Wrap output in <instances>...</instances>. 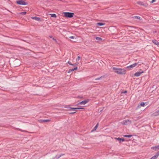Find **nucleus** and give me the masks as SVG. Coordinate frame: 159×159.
<instances>
[{
  "label": "nucleus",
  "mask_w": 159,
  "mask_h": 159,
  "mask_svg": "<svg viewBox=\"0 0 159 159\" xmlns=\"http://www.w3.org/2000/svg\"><path fill=\"white\" fill-rule=\"evenodd\" d=\"M112 68L115 73L119 75H124L126 72V70L124 69L118 68L116 67H112Z\"/></svg>",
  "instance_id": "nucleus-1"
},
{
  "label": "nucleus",
  "mask_w": 159,
  "mask_h": 159,
  "mask_svg": "<svg viewBox=\"0 0 159 159\" xmlns=\"http://www.w3.org/2000/svg\"><path fill=\"white\" fill-rule=\"evenodd\" d=\"M16 3L20 5H26L28 3L25 2L24 0H18L16 1Z\"/></svg>",
  "instance_id": "nucleus-2"
},
{
  "label": "nucleus",
  "mask_w": 159,
  "mask_h": 159,
  "mask_svg": "<svg viewBox=\"0 0 159 159\" xmlns=\"http://www.w3.org/2000/svg\"><path fill=\"white\" fill-rule=\"evenodd\" d=\"M64 15L66 17L71 18L73 16L74 13L71 12H64Z\"/></svg>",
  "instance_id": "nucleus-3"
},
{
  "label": "nucleus",
  "mask_w": 159,
  "mask_h": 159,
  "mask_svg": "<svg viewBox=\"0 0 159 159\" xmlns=\"http://www.w3.org/2000/svg\"><path fill=\"white\" fill-rule=\"evenodd\" d=\"M131 123V120L129 119L124 120L121 122V124L122 125H127Z\"/></svg>",
  "instance_id": "nucleus-4"
},
{
  "label": "nucleus",
  "mask_w": 159,
  "mask_h": 159,
  "mask_svg": "<svg viewBox=\"0 0 159 159\" xmlns=\"http://www.w3.org/2000/svg\"><path fill=\"white\" fill-rule=\"evenodd\" d=\"M89 101V99H87V100H84L80 102H79L76 105H75V106H78L79 104L81 105H85L88 103Z\"/></svg>",
  "instance_id": "nucleus-5"
},
{
  "label": "nucleus",
  "mask_w": 159,
  "mask_h": 159,
  "mask_svg": "<svg viewBox=\"0 0 159 159\" xmlns=\"http://www.w3.org/2000/svg\"><path fill=\"white\" fill-rule=\"evenodd\" d=\"M137 3L141 6H143L145 7H146L148 6V4L147 3H144L142 2H138Z\"/></svg>",
  "instance_id": "nucleus-6"
},
{
  "label": "nucleus",
  "mask_w": 159,
  "mask_h": 159,
  "mask_svg": "<svg viewBox=\"0 0 159 159\" xmlns=\"http://www.w3.org/2000/svg\"><path fill=\"white\" fill-rule=\"evenodd\" d=\"M144 71H139L135 73L134 74V75L136 77H138L142 73H143Z\"/></svg>",
  "instance_id": "nucleus-7"
},
{
  "label": "nucleus",
  "mask_w": 159,
  "mask_h": 159,
  "mask_svg": "<svg viewBox=\"0 0 159 159\" xmlns=\"http://www.w3.org/2000/svg\"><path fill=\"white\" fill-rule=\"evenodd\" d=\"M138 65V63H135L127 67V68H131L135 67Z\"/></svg>",
  "instance_id": "nucleus-8"
},
{
  "label": "nucleus",
  "mask_w": 159,
  "mask_h": 159,
  "mask_svg": "<svg viewBox=\"0 0 159 159\" xmlns=\"http://www.w3.org/2000/svg\"><path fill=\"white\" fill-rule=\"evenodd\" d=\"M31 18L32 19L35 20L37 21H42L40 18L36 17V16L32 17H31Z\"/></svg>",
  "instance_id": "nucleus-9"
},
{
  "label": "nucleus",
  "mask_w": 159,
  "mask_h": 159,
  "mask_svg": "<svg viewBox=\"0 0 159 159\" xmlns=\"http://www.w3.org/2000/svg\"><path fill=\"white\" fill-rule=\"evenodd\" d=\"M50 121V120L46 119V120H39V122L41 123H43L44 122H49Z\"/></svg>",
  "instance_id": "nucleus-10"
},
{
  "label": "nucleus",
  "mask_w": 159,
  "mask_h": 159,
  "mask_svg": "<svg viewBox=\"0 0 159 159\" xmlns=\"http://www.w3.org/2000/svg\"><path fill=\"white\" fill-rule=\"evenodd\" d=\"M159 115V109L152 114V116H157Z\"/></svg>",
  "instance_id": "nucleus-11"
},
{
  "label": "nucleus",
  "mask_w": 159,
  "mask_h": 159,
  "mask_svg": "<svg viewBox=\"0 0 159 159\" xmlns=\"http://www.w3.org/2000/svg\"><path fill=\"white\" fill-rule=\"evenodd\" d=\"M152 42L154 43L155 44L159 46V42L156 39H154L152 40Z\"/></svg>",
  "instance_id": "nucleus-12"
},
{
  "label": "nucleus",
  "mask_w": 159,
  "mask_h": 159,
  "mask_svg": "<svg viewBox=\"0 0 159 159\" xmlns=\"http://www.w3.org/2000/svg\"><path fill=\"white\" fill-rule=\"evenodd\" d=\"M115 139H116L117 140L119 141L120 143H121V141H125V139L123 138H116Z\"/></svg>",
  "instance_id": "nucleus-13"
},
{
  "label": "nucleus",
  "mask_w": 159,
  "mask_h": 159,
  "mask_svg": "<svg viewBox=\"0 0 159 159\" xmlns=\"http://www.w3.org/2000/svg\"><path fill=\"white\" fill-rule=\"evenodd\" d=\"M69 108L72 110H79L80 109H84V108L83 107H77V108H73L71 107H70Z\"/></svg>",
  "instance_id": "nucleus-14"
},
{
  "label": "nucleus",
  "mask_w": 159,
  "mask_h": 159,
  "mask_svg": "<svg viewBox=\"0 0 159 159\" xmlns=\"http://www.w3.org/2000/svg\"><path fill=\"white\" fill-rule=\"evenodd\" d=\"M68 63L70 65H71V66H74L75 67H77L76 66L78 64V63H74V64H72L71 63V62H70V61H68Z\"/></svg>",
  "instance_id": "nucleus-15"
},
{
  "label": "nucleus",
  "mask_w": 159,
  "mask_h": 159,
  "mask_svg": "<svg viewBox=\"0 0 159 159\" xmlns=\"http://www.w3.org/2000/svg\"><path fill=\"white\" fill-rule=\"evenodd\" d=\"M151 148L155 151H157V150L159 149V145L156 146L155 147H152Z\"/></svg>",
  "instance_id": "nucleus-16"
},
{
  "label": "nucleus",
  "mask_w": 159,
  "mask_h": 159,
  "mask_svg": "<svg viewBox=\"0 0 159 159\" xmlns=\"http://www.w3.org/2000/svg\"><path fill=\"white\" fill-rule=\"evenodd\" d=\"M105 25V23L101 22H98L97 23V25L98 26H103L104 25Z\"/></svg>",
  "instance_id": "nucleus-17"
},
{
  "label": "nucleus",
  "mask_w": 159,
  "mask_h": 159,
  "mask_svg": "<svg viewBox=\"0 0 159 159\" xmlns=\"http://www.w3.org/2000/svg\"><path fill=\"white\" fill-rule=\"evenodd\" d=\"M96 39L99 42H100L102 40V39L99 37H96Z\"/></svg>",
  "instance_id": "nucleus-18"
},
{
  "label": "nucleus",
  "mask_w": 159,
  "mask_h": 159,
  "mask_svg": "<svg viewBox=\"0 0 159 159\" xmlns=\"http://www.w3.org/2000/svg\"><path fill=\"white\" fill-rule=\"evenodd\" d=\"M104 77V76H102L99 77H98V78L95 79V80H99L101 78H102L103 77Z\"/></svg>",
  "instance_id": "nucleus-19"
},
{
  "label": "nucleus",
  "mask_w": 159,
  "mask_h": 159,
  "mask_svg": "<svg viewBox=\"0 0 159 159\" xmlns=\"http://www.w3.org/2000/svg\"><path fill=\"white\" fill-rule=\"evenodd\" d=\"M52 17L56 18L57 17L56 15L55 14H50Z\"/></svg>",
  "instance_id": "nucleus-20"
},
{
  "label": "nucleus",
  "mask_w": 159,
  "mask_h": 159,
  "mask_svg": "<svg viewBox=\"0 0 159 159\" xmlns=\"http://www.w3.org/2000/svg\"><path fill=\"white\" fill-rule=\"evenodd\" d=\"M77 67H75L73 69H70V71H71V72H72L73 71H74V70H76L77 69Z\"/></svg>",
  "instance_id": "nucleus-21"
},
{
  "label": "nucleus",
  "mask_w": 159,
  "mask_h": 159,
  "mask_svg": "<svg viewBox=\"0 0 159 159\" xmlns=\"http://www.w3.org/2000/svg\"><path fill=\"white\" fill-rule=\"evenodd\" d=\"M132 136V135H124L123 136L125 137L130 138Z\"/></svg>",
  "instance_id": "nucleus-22"
},
{
  "label": "nucleus",
  "mask_w": 159,
  "mask_h": 159,
  "mask_svg": "<svg viewBox=\"0 0 159 159\" xmlns=\"http://www.w3.org/2000/svg\"><path fill=\"white\" fill-rule=\"evenodd\" d=\"M159 155V151L157 152V153L154 156L156 157V159L157 158Z\"/></svg>",
  "instance_id": "nucleus-23"
},
{
  "label": "nucleus",
  "mask_w": 159,
  "mask_h": 159,
  "mask_svg": "<svg viewBox=\"0 0 159 159\" xmlns=\"http://www.w3.org/2000/svg\"><path fill=\"white\" fill-rule=\"evenodd\" d=\"M98 126V123L93 128V130H96Z\"/></svg>",
  "instance_id": "nucleus-24"
},
{
  "label": "nucleus",
  "mask_w": 159,
  "mask_h": 159,
  "mask_svg": "<svg viewBox=\"0 0 159 159\" xmlns=\"http://www.w3.org/2000/svg\"><path fill=\"white\" fill-rule=\"evenodd\" d=\"M140 105L141 106L144 107L145 105V103L144 102H141L140 104Z\"/></svg>",
  "instance_id": "nucleus-25"
},
{
  "label": "nucleus",
  "mask_w": 159,
  "mask_h": 159,
  "mask_svg": "<svg viewBox=\"0 0 159 159\" xmlns=\"http://www.w3.org/2000/svg\"><path fill=\"white\" fill-rule=\"evenodd\" d=\"M80 58V56H78L77 58H76V61H78Z\"/></svg>",
  "instance_id": "nucleus-26"
},
{
  "label": "nucleus",
  "mask_w": 159,
  "mask_h": 159,
  "mask_svg": "<svg viewBox=\"0 0 159 159\" xmlns=\"http://www.w3.org/2000/svg\"><path fill=\"white\" fill-rule=\"evenodd\" d=\"M20 13L21 14H22V15H25L26 14V12H21Z\"/></svg>",
  "instance_id": "nucleus-27"
},
{
  "label": "nucleus",
  "mask_w": 159,
  "mask_h": 159,
  "mask_svg": "<svg viewBox=\"0 0 159 159\" xmlns=\"http://www.w3.org/2000/svg\"><path fill=\"white\" fill-rule=\"evenodd\" d=\"M149 159H156V157L153 156V157L150 158Z\"/></svg>",
  "instance_id": "nucleus-28"
},
{
  "label": "nucleus",
  "mask_w": 159,
  "mask_h": 159,
  "mask_svg": "<svg viewBox=\"0 0 159 159\" xmlns=\"http://www.w3.org/2000/svg\"><path fill=\"white\" fill-rule=\"evenodd\" d=\"M134 17L135 18H136L137 19H139L140 18L139 16H135Z\"/></svg>",
  "instance_id": "nucleus-29"
},
{
  "label": "nucleus",
  "mask_w": 159,
  "mask_h": 159,
  "mask_svg": "<svg viewBox=\"0 0 159 159\" xmlns=\"http://www.w3.org/2000/svg\"><path fill=\"white\" fill-rule=\"evenodd\" d=\"M69 38L70 39H73L75 38V37H74L73 36H71L69 37Z\"/></svg>",
  "instance_id": "nucleus-30"
},
{
  "label": "nucleus",
  "mask_w": 159,
  "mask_h": 159,
  "mask_svg": "<svg viewBox=\"0 0 159 159\" xmlns=\"http://www.w3.org/2000/svg\"><path fill=\"white\" fill-rule=\"evenodd\" d=\"M65 155V154L64 153H61L60 155V157H61V156H62L63 155Z\"/></svg>",
  "instance_id": "nucleus-31"
},
{
  "label": "nucleus",
  "mask_w": 159,
  "mask_h": 159,
  "mask_svg": "<svg viewBox=\"0 0 159 159\" xmlns=\"http://www.w3.org/2000/svg\"><path fill=\"white\" fill-rule=\"evenodd\" d=\"M137 63H138V64H139V65H141V62L139 61L138 62H137Z\"/></svg>",
  "instance_id": "nucleus-32"
},
{
  "label": "nucleus",
  "mask_w": 159,
  "mask_h": 159,
  "mask_svg": "<svg viewBox=\"0 0 159 159\" xmlns=\"http://www.w3.org/2000/svg\"><path fill=\"white\" fill-rule=\"evenodd\" d=\"M155 0H152L151 2V3H152L154 2L155 1Z\"/></svg>",
  "instance_id": "nucleus-33"
},
{
  "label": "nucleus",
  "mask_w": 159,
  "mask_h": 159,
  "mask_svg": "<svg viewBox=\"0 0 159 159\" xmlns=\"http://www.w3.org/2000/svg\"><path fill=\"white\" fill-rule=\"evenodd\" d=\"M71 72V71H70V69H69V70H68V73H70Z\"/></svg>",
  "instance_id": "nucleus-34"
},
{
  "label": "nucleus",
  "mask_w": 159,
  "mask_h": 159,
  "mask_svg": "<svg viewBox=\"0 0 159 159\" xmlns=\"http://www.w3.org/2000/svg\"><path fill=\"white\" fill-rule=\"evenodd\" d=\"M76 112L75 111V112H72L71 113L72 114H74Z\"/></svg>",
  "instance_id": "nucleus-35"
},
{
  "label": "nucleus",
  "mask_w": 159,
  "mask_h": 159,
  "mask_svg": "<svg viewBox=\"0 0 159 159\" xmlns=\"http://www.w3.org/2000/svg\"><path fill=\"white\" fill-rule=\"evenodd\" d=\"M127 92V91H125L124 92V93H126Z\"/></svg>",
  "instance_id": "nucleus-36"
},
{
  "label": "nucleus",
  "mask_w": 159,
  "mask_h": 159,
  "mask_svg": "<svg viewBox=\"0 0 159 159\" xmlns=\"http://www.w3.org/2000/svg\"><path fill=\"white\" fill-rule=\"evenodd\" d=\"M52 36H50V38H52Z\"/></svg>",
  "instance_id": "nucleus-37"
},
{
  "label": "nucleus",
  "mask_w": 159,
  "mask_h": 159,
  "mask_svg": "<svg viewBox=\"0 0 159 159\" xmlns=\"http://www.w3.org/2000/svg\"><path fill=\"white\" fill-rule=\"evenodd\" d=\"M130 27H134L133 26H130Z\"/></svg>",
  "instance_id": "nucleus-38"
},
{
  "label": "nucleus",
  "mask_w": 159,
  "mask_h": 159,
  "mask_svg": "<svg viewBox=\"0 0 159 159\" xmlns=\"http://www.w3.org/2000/svg\"><path fill=\"white\" fill-rule=\"evenodd\" d=\"M52 159H55V158H52Z\"/></svg>",
  "instance_id": "nucleus-39"
}]
</instances>
